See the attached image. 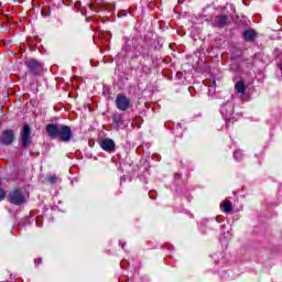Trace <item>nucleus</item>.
<instances>
[{
  "mask_svg": "<svg viewBox=\"0 0 282 282\" xmlns=\"http://www.w3.org/2000/svg\"><path fill=\"white\" fill-rule=\"evenodd\" d=\"M46 133L51 140H58L59 142H70L74 138L72 127L61 123H48L45 127Z\"/></svg>",
  "mask_w": 282,
  "mask_h": 282,
  "instance_id": "obj_1",
  "label": "nucleus"
},
{
  "mask_svg": "<svg viewBox=\"0 0 282 282\" xmlns=\"http://www.w3.org/2000/svg\"><path fill=\"white\" fill-rule=\"evenodd\" d=\"M7 200L13 206H23V204H25V194L23 193L22 188L14 187L13 189L9 191Z\"/></svg>",
  "mask_w": 282,
  "mask_h": 282,
  "instance_id": "obj_2",
  "label": "nucleus"
},
{
  "mask_svg": "<svg viewBox=\"0 0 282 282\" xmlns=\"http://www.w3.org/2000/svg\"><path fill=\"white\" fill-rule=\"evenodd\" d=\"M21 148L28 149L32 144V128L25 123L20 131Z\"/></svg>",
  "mask_w": 282,
  "mask_h": 282,
  "instance_id": "obj_3",
  "label": "nucleus"
},
{
  "mask_svg": "<svg viewBox=\"0 0 282 282\" xmlns=\"http://www.w3.org/2000/svg\"><path fill=\"white\" fill-rule=\"evenodd\" d=\"M115 105L119 111H128V109H131V99H129L124 94H118Z\"/></svg>",
  "mask_w": 282,
  "mask_h": 282,
  "instance_id": "obj_4",
  "label": "nucleus"
},
{
  "mask_svg": "<svg viewBox=\"0 0 282 282\" xmlns=\"http://www.w3.org/2000/svg\"><path fill=\"white\" fill-rule=\"evenodd\" d=\"M14 140H17L14 130L6 129L0 133V144H2V147H10L14 143Z\"/></svg>",
  "mask_w": 282,
  "mask_h": 282,
  "instance_id": "obj_5",
  "label": "nucleus"
},
{
  "mask_svg": "<svg viewBox=\"0 0 282 282\" xmlns=\"http://www.w3.org/2000/svg\"><path fill=\"white\" fill-rule=\"evenodd\" d=\"M29 73L33 76H39L43 72V65L36 59H29L25 62Z\"/></svg>",
  "mask_w": 282,
  "mask_h": 282,
  "instance_id": "obj_6",
  "label": "nucleus"
},
{
  "mask_svg": "<svg viewBox=\"0 0 282 282\" xmlns=\"http://www.w3.org/2000/svg\"><path fill=\"white\" fill-rule=\"evenodd\" d=\"M100 148L107 153H113L116 151V142L112 139H104L100 142Z\"/></svg>",
  "mask_w": 282,
  "mask_h": 282,
  "instance_id": "obj_7",
  "label": "nucleus"
},
{
  "mask_svg": "<svg viewBox=\"0 0 282 282\" xmlns=\"http://www.w3.org/2000/svg\"><path fill=\"white\" fill-rule=\"evenodd\" d=\"M214 22L216 28H226V25H228V17L220 14L215 18Z\"/></svg>",
  "mask_w": 282,
  "mask_h": 282,
  "instance_id": "obj_8",
  "label": "nucleus"
},
{
  "mask_svg": "<svg viewBox=\"0 0 282 282\" xmlns=\"http://www.w3.org/2000/svg\"><path fill=\"white\" fill-rule=\"evenodd\" d=\"M220 210L227 215L232 210V202L226 199L220 203Z\"/></svg>",
  "mask_w": 282,
  "mask_h": 282,
  "instance_id": "obj_9",
  "label": "nucleus"
},
{
  "mask_svg": "<svg viewBox=\"0 0 282 282\" xmlns=\"http://www.w3.org/2000/svg\"><path fill=\"white\" fill-rule=\"evenodd\" d=\"M242 36L245 39V41L250 42V41H254V39H257V32H254V30L250 29L247 30L242 33Z\"/></svg>",
  "mask_w": 282,
  "mask_h": 282,
  "instance_id": "obj_10",
  "label": "nucleus"
},
{
  "mask_svg": "<svg viewBox=\"0 0 282 282\" xmlns=\"http://www.w3.org/2000/svg\"><path fill=\"white\" fill-rule=\"evenodd\" d=\"M235 90L237 91V94H241L243 96V94H246V82L243 80H239L235 84Z\"/></svg>",
  "mask_w": 282,
  "mask_h": 282,
  "instance_id": "obj_11",
  "label": "nucleus"
},
{
  "mask_svg": "<svg viewBox=\"0 0 282 282\" xmlns=\"http://www.w3.org/2000/svg\"><path fill=\"white\" fill-rule=\"evenodd\" d=\"M3 178L0 177V202L8 197V193L3 189Z\"/></svg>",
  "mask_w": 282,
  "mask_h": 282,
  "instance_id": "obj_12",
  "label": "nucleus"
},
{
  "mask_svg": "<svg viewBox=\"0 0 282 282\" xmlns=\"http://www.w3.org/2000/svg\"><path fill=\"white\" fill-rule=\"evenodd\" d=\"M112 121L117 127H120V124H124V120L122 119V115H113Z\"/></svg>",
  "mask_w": 282,
  "mask_h": 282,
  "instance_id": "obj_13",
  "label": "nucleus"
},
{
  "mask_svg": "<svg viewBox=\"0 0 282 282\" xmlns=\"http://www.w3.org/2000/svg\"><path fill=\"white\" fill-rule=\"evenodd\" d=\"M234 158L237 162H240V160H243V152L241 150H236L234 152Z\"/></svg>",
  "mask_w": 282,
  "mask_h": 282,
  "instance_id": "obj_14",
  "label": "nucleus"
},
{
  "mask_svg": "<svg viewBox=\"0 0 282 282\" xmlns=\"http://www.w3.org/2000/svg\"><path fill=\"white\" fill-rule=\"evenodd\" d=\"M47 182H48L50 184H56V182H58V176H56V175H51V176L47 177Z\"/></svg>",
  "mask_w": 282,
  "mask_h": 282,
  "instance_id": "obj_15",
  "label": "nucleus"
},
{
  "mask_svg": "<svg viewBox=\"0 0 282 282\" xmlns=\"http://www.w3.org/2000/svg\"><path fill=\"white\" fill-rule=\"evenodd\" d=\"M42 17H50V9L48 8H43L42 9Z\"/></svg>",
  "mask_w": 282,
  "mask_h": 282,
  "instance_id": "obj_16",
  "label": "nucleus"
},
{
  "mask_svg": "<svg viewBox=\"0 0 282 282\" xmlns=\"http://www.w3.org/2000/svg\"><path fill=\"white\" fill-rule=\"evenodd\" d=\"M150 199H158V194L154 191L149 192Z\"/></svg>",
  "mask_w": 282,
  "mask_h": 282,
  "instance_id": "obj_17",
  "label": "nucleus"
},
{
  "mask_svg": "<svg viewBox=\"0 0 282 282\" xmlns=\"http://www.w3.org/2000/svg\"><path fill=\"white\" fill-rule=\"evenodd\" d=\"M164 127H165V129H171V130H173V122L166 121V122L164 123Z\"/></svg>",
  "mask_w": 282,
  "mask_h": 282,
  "instance_id": "obj_18",
  "label": "nucleus"
},
{
  "mask_svg": "<svg viewBox=\"0 0 282 282\" xmlns=\"http://www.w3.org/2000/svg\"><path fill=\"white\" fill-rule=\"evenodd\" d=\"M34 263H35V265H41V263H43V259L36 258Z\"/></svg>",
  "mask_w": 282,
  "mask_h": 282,
  "instance_id": "obj_19",
  "label": "nucleus"
},
{
  "mask_svg": "<svg viewBox=\"0 0 282 282\" xmlns=\"http://www.w3.org/2000/svg\"><path fill=\"white\" fill-rule=\"evenodd\" d=\"M89 8L93 12H98V9L94 8V4H89Z\"/></svg>",
  "mask_w": 282,
  "mask_h": 282,
  "instance_id": "obj_20",
  "label": "nucleus"
},
{
  "mask_svg": "<svg viewBox=\"0 0 282 282\" xmlns=\"http://www.w3.org/2000/svg\"><path fill=\"white\" fill-rule=\"evenodd\" d=\"M226 124H227V127H230V120H228V121L226 122Z\"/></svg>",
  "mask_w": 282,
  "mask_h": 282,
  "instance_id": "obj_21",
  "label": "nucleus"
},
{
  "mask_svg": "<svg viewBox=\"0 0 282 282\" xmlns=\"http://www.w3.org/2000/svg\"><path fill=\"white\" fill-rule=\"evenodd\" d=\"M78 6H80L79 3H76L75 7L78 8Z\"/></svg>",
  "mask_w": 282,
  "mask_h": 282,
  "instance_id": "obj_22",
  "label": "nucleus"
},
{
  "mask_svg": "<svg viewBox=\"0 0 282 282\" xmlns=\"http://www.w3.org/2000/svg\"><path fill=\"white\" fill-rule=\"evenodd\" d=\"M177 127H180V129H182V124L178 123Z\"/></svg>",
  "mask_w": 282,
  "mask_h": 282,
  "instance_id": "obj_23",
  "label": "nucleus"
},
{
  "mask_svg": "<svg viewBox=\"0 0 282 282\" xmlns=\"http://www.w3.org/2000/svg\"><path fill=\"white\" fill-rule=\"evenodd\" d=\"M36 225H37V226H41V225L39 224V220H36Z\"/></svg>",
  "mask_w": 282,
  "mask_h": 282,
  "instance_id": "obj_24",
  "label": "nucleus"
},
{
  "mask_svg": "<svg viewBox=\"0 0 282 282\" xmlns=\"http://www.w3.org/2000/svg\"><path fill=\"white\" fill-rule=\"evenodd\" d=\"M121 247L124 248V243H122Z\"/></svg>",
  "mask_w": 282,
  "mask_h": 282,
  "instance_id": "obj_25",
  "label": "nucleus"
},
{
  "mask_svg": "<svg viewBox=\"0 0 282 282\" xmlns=\"http://www.w3.org/2000/svg\"><path fill=\"white\" fill-rule=\"evenodd\" d=\"M97 1H102V0H97Z\"/></svg>",
  "mask_w": 282,
  "mask_h": 282,
  "instance_id": "obj_26",
  "label": "nucleus"
}]
</instances>
